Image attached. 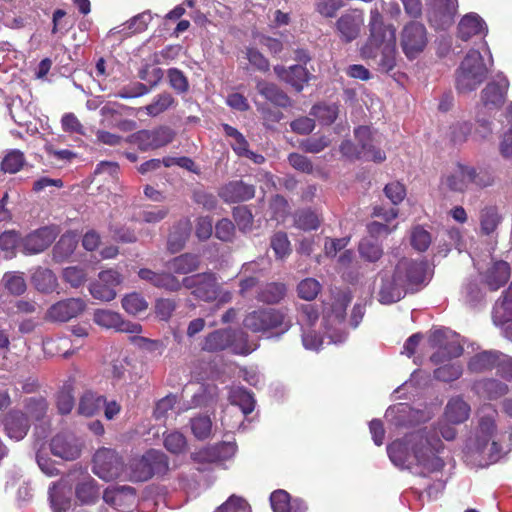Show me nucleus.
<instances>
[{
	"label": "nucleus",
	"instance_id": "c85d7f7f",
	"mask_svg": "<svg viewBox=\"0 0 512 512\" xmlns=\"http://www.w3.org/2000/svg\"><path fill=\"white\" fill-rule=\"evenodd\" d=\"M200 265V256L190 252L175 256L166 263L169 272L174 275H187L194 273L200 268Z\"/></svg>",
	"mask_w": 512,
	"mask_h": 512
},
{
	"label": "nucleus",
	"instance_id": "72a5a7b5",
	"mask_svg": "<svg viewBox=\"0 0 512 512\" xmlns=\"http://www.w3.org/2000/svg\"><path fill=\"white\" fill-rule=\"evenodd\" d=\"M106 402V397L93 390H86L79 398L77 413L92 417L100 412Z\"/></svg>",
	"mask_w": 512,
	"mask_h": 512
},
{
	"label": "nucleus",
	"instance_id": "2f4dec72",
	"mask_svg": "<svg viewBox=\"0 0 512 512\" xmlns=\"http://www.w3.org/2000/svg\"><path fill=\"white\" fill-rule=\"evenodd\" d=\"M78 473L82 476V479L75 487L76 498L82 504L95 503L100 495L97 482L84 470L80 469Z\"/></svg>",
	"mask_w": 512,
	"mask_h": 512
},
{
	"label": "nucleus",
	"instance_id": "5701e85b",
	"mask_svg": "<svg viewBox=\"0 0 512 512\" xmlns=\"http://www.w3.org/2000/svg\"><path fill=\"white\" fill-rule=\"evenodd\" d=\"M235 341V331L222 328L208 333L200 343L201 350L208 353H219L230 348Z\"/></svg>",
	"mask_w": 512,
	"mask_h": 512
},
{
	"label": "nucleus",
	"instance_id": "c756f323",
	"mask_svg": "<svg viewBox=\"0 0 512 512\" xmlns=\"http://www.w3.org/2000/svg\"><path fill=\"white\" fill-rule=\"evenodd\" d=\"M256 89L261 96L277 107L287 108L292 105L291 98L275 83L259 80Z\"/></svg>",
	"mask_w": 512,
	"mask_h": 512
},
{
	"label": "nucleus",
	"instance_id": "4c0bfd02",
	"mask_svg": "<svg viewBox=\"0 0 512 512\" xmlns=\"http://www.w3.org/2000/svg\"><path fill=\"white\" fill-rule=\"evenodd\" d=\"M23 408V412L30 419V423L40 422L47 415L49 403L47 399L43 396H33L24 399Z\"/></svg>",
	"mask_w": 512,
	"mask_h": 512
},
{
	"label": "nucleus",
	"instance_id": "a19ab883",
	"mask_svg": "<svg viewBox=\"0 0 512 512\" xmlns=\"http://www.w3.org/2000/svg\"><path fill=\"white\" fill-rule=\"evenodd\" d=\"M76 247L77 241L73 235H62L53 247V260L63 262L74 253Z\"/></svg>",
	"mask_w": 512,
	"mask_h": 512
},
{
	"label": "nucleus",
	"instance_id": "4be33fe9",
	"mask_svg": "<svg viewBox=\"0 0 512 512\" xmlns=\"http://www.w3.org/2000/svg\"><path fill=\"white\" fill-rule=\"evenodd\" d=\"M354 135L360 146L362 158L378 163L386 159L385 153L374 144L373 133L369 127L359 126L355 129Z\"/></svg>",
	"mask_w": 512,
	"mask_h": 512
},
{
	"label": "nucleus",
	"instance_id": "393cba45",
	"mask_svg": "<svg viewBox=\"0 0 512 512\" xmlns=\"http://www.w3.org/2000/svg\"><path fill=\"white\" fill-rule=\"evenodd\" d=\"M104 501L118 511H129L136 500V491L130 486H121L106 489L103 494Z\"/></svg>",
	"mask_w": 512,
	"mask_h": 512
},
{
	"label": "nucleus",
	"instance_id": "20e7f679",
	"mask_svg": "<svg viewBox=\"0 0 512 512\" xmlns=\"http://www.w3.org/2000/svg\"><path fill=\"white\" fill-rule=\"evenodd\" d=\"M487 69L479 51L467 53L456 71V89L460 93L475 90L486 78Z\"/></svg>",
	"mask_w": 512,
	"mask_h": 512
},
{
	"label": "nucleus",
	"instance_id": "c9c22d12",
	"mask_svg": "<svg viewBox=\"0 0 512 512\" xmlns=\"http://www.w3.org/2000/svg\"><path fill=\"white\" fill-rule=\"evenodd\" d=\"M75 383V378L69 377L57 392L56 408L61 415L70 414L75 406Z\"/></svg>",
	"mask_w": 512,
	"mask_h": 512
},
{
	"label": "nucleus",
	"instance_id": "774afa93",
	"mask_svg": "<svg viewBox=\"0 0 512 512\" xmlns=\"http://www.w3.org/2000/svg\"><path fill=\"white\" fill-rule=\"evenodd\" d=\"M249 509L250 506L244 498L231 495L226 502L218 507L216 512H248Z\"/></svg>",
	"mask_w": 512,
	"mask_h": 512
},
{
	"label": "nucleus",
	"instance_id": "6e6552de",
	"mask_svg": "<svg viewBox=\"0 0 512 512\" xmlns=\"http://www.w3.org/2000/svg\"><path fill=\"white\" fill-rule=\"evenodd\" d=\"M180 290L186 288L191 291V295L204 302L214 301L220 290L217 278L212 272L196 273L179 279Z\"/></svg>",
	"mask_w": 512,
	"mask_h": 512
},
{
	"label": "nucleus",
	"instance_id": "0eeeda50",
	"mask_svg": "<svg viewBox=\"0 0 512 512\" xmlns=\"http://www.w3.org/2000/svg\"><path fill=\"white\" fill-rule=\"evenodd\" d=\"M428 342L430 347L437 349L430 357L434 364L460 357L464 351L456 335L446 329L434 330L430 334Z\"/></svg>",
	"mask_w": 512,
	"mask_h": 512
},
{
	"label": "nucleus",
	"instance_id": "052dcab7",
	"mask_svg": "<svg viewBox=\"0 0 512 512\" xmlns=\"http://www.w3.org/2000/svg\"><path fill=\"white\" fill-rule=\"evenodd\" d=\"M320 290L321 285L314 278L303 279L297 286L298 296L307 301L315 299Z\"/></svg>",
	"mask_w": 512,
	"mask_h": 512
},
{
	"label": "nucleus",
	"instance_id": "e2e57ef3",
	"mask_svg": "<svg viewBox=\"0 0 512 512\" xmlns=\"http://www.w3.org/2000/svg\"><path fill=\"white\" fill-rule=\"evenodd\" d=\"M62 277L71 287L78 288L86 282L87 273L81 267L69 266L63 270Z\"/></svg>",
	"mask_w": 512,
	"mask_h": 512
},
{
	"label": "nucleus",
	"instance_id": "412c9836",
	"mask_svg": "<svg viewBox=\"0 0 512 512\" xmlns=\"http://www.w3.org/2000/svg\"><path fill=\"white\" fill-rule=\"evenodd\" d=\"M192 223L188 217H183L173 223L169 229L166 248L171 254L182 251L190 238Z\"/></svg>",
	"mask_w": 512,
	"mask_h": 512
},
{
	"label": "nucleus",
	"instance_id": "09e8293b",
	"mask_svg": "<svg viewBox=\"0 0 512 512\" xmlns=\"http://www.w3.org/2000/svg\"><path fill=\"white\" fill-rule=\"evenodd\" d=\"M174 103V97L168 92H163L158 94L149 105L144 107V109L149 116L155 117L165 112L174 105Z\"/></svg>",
	"mask_w": 512,
	"mask_h": 512
},
{
	"label": "nucleus",
	"instance_id": "338daca9",
	"mask_svg": "<svg viewBox=\"0 0 512 512\" xmlns=\"http://www.w3.org/2000/svg\"><path fill=\"white\" fill-rule=\"evenodd\" d=\"M352 300L350 293H339L331 306V313L335 320L343 322L346 317V310Z\"/></svg>",
	"mask_w": 512,
	"mask_h": 512
},
{
	"label": "nucleus",
	"instance_id": "bf43d9fd",
	"mask_svg": "<svg viewBox=\"0 0 512 512\" xmlns=\"http://www.w3.org/2000/svg\"><path fill=\"white\" fill-rule=\"evenodd\" d=\"M176 403L177 396L172 393L161 398L155 404L153 417L157 421H165L168 417V412L174 409Z\"/></svg>",
	"mask_w": 512,
	"mask_h": 512
},
{
	"label": "nucleus",
	"instance_id": "6e6d98bb",
	"mask_svg": "<svg viewBox=\"0 0 512 512\" xmlns=\"http://www.w3.org/2000/svg\"><path fill=\"white\" fill-rule=\"evenodd\" d=\"M358 250L361 258L369 262H377L383 255L382 247L370 239H363Z\"/></svg>",
	"mask_w": 512,
	"mask_h": 512
},
{
	"label": "nucleus",
	"instance_id": "7c9ffc66",
	"mask_svg": "<svg viewBox=\"0 0 512 512\" xmlns=\"http://www.w3.org/2000/svg\"><path fill=\"white\" fill-rule=\"evenodd\" d=\"M387 453L390 460L401 468H410L412 460H414L410 443H408V435L390 443L387 446Z\"/></svg>",
	"mask_w": 512,
	"mask_h": 512
},
{
	"label": "nucleus",
	"instance_id": "9b49d317",
	"mask_svg": "<svg viewBox=\"0 0 512 512\" xmlns=\"http://www.w3.org/2000/svg\"><path fill=\"white\" fill-rule=\"evenodd\" d=\"M93 472L105 481L118 478L123 470V462L116 451L103 448L93 457Z\"/></svg>",
	"mask_w": 512,
	"mask_h": 512
},
{
	"label": "nucleus",
	"instance_id": "49530a36",
	"mask_svg": "<svg viewBox=\"0 0 512 512\" xmlns=\"http://www.w3.org/2000/svg\"><path fill=\"white\" fill-rule=\"evenodd\" d=\"M230 400L233 405L240 407L244 415L252 413L255 408L253 394L243 388L234 389L231 392Z\"/></svg>",
	"mask_w": 512,
	"mask_h": 512
},
{
	"label": "nucleus",
	"instance_id": "e433bc0d",
	"mask_svg": "<svg viewBox=\"0 0 512 512\" xmlns=\"http://www.w3.org/2000/svg\"><path fill=\"white\" fill-rule=\"evenodd\" d=\"M485 22L477 14H467L459 22L458 37L467 41L475 35H480L485 30Z\"/></svg>",
	"mask_w": 512,
	"mask_h": 512
},
{
	"label": "nucleus",
	"instance_id": "aec40b11",
	"mask_svg": "<svg viewBox=\"0 0 512 512\" xmlns=\"http://www.w3.org/2000/svg\"><path fill=\"white\" fill-rule=\"evenodd\" d=\"M86 308V303L81 298H68L53 304L47 314L49 319L56 322H67L77 317Z\"/></svg>",
	"mask_w": 512,
	"mask_h": 512
},
{
	"label": "nucleus",
	"instance_id": "9d476101",
	"mask_svg": "<svg viewBox=\"0 0 512 512\" xmlns=\"http://www.w3.org/2000/svg\"><path fill=\"white\" fill-rule=\"evenodd\" d=\"M175 138V132L168 126H159L154 129H143L131 135L133 142L139 150L149 151L159 149L170 144Z\"/></svg>",
	"mask_w": 512,
	"mask_h": 512
},
{
	"label": "nucleus",
	"instance_id": "69168bd1",
	"mask_svg": "<svg viewBox=\"0 0 512 512\" xmlns=\"http://www.w3.org/2000/svg\"><path fill=\"white\" fill-rule=\"evenodd\" d=\"M164 446L169 452L180 454L186 450L187 440L182 433L177 431L171 432L165 436Z\"/></svg>",
	"mask_w": 512,
	"mask_h": 512
},
{
	"label": "nucleus",
	"instance_id": "13d9d810",
	"mask_svg": "<svg viewBox=\"0 0 512 512\" xmlns=\"http://www.w3.org/2000/svg\"><path fill=\"white\" fill-rule=\"evenodd\" d=\"M123 309L132 315H137L145 311L148 307L147 301L138 293H131L122 299Z\"/></svg>",
	"mask_w": 512,
	"mask_h": 512
},
{
	"label": "nucleus",
	"instance_id": "79ce46f5",
	"mask_svg": "<svg viewBox=\"0 0 512 512\" xmlns=\"http://www.w3.org/2000/svg\"><path fill=\"white\" fill-rule=\"evenodd\" d=\"M506 90L500 84L491 82L482 90L481 98L485 106L500 107L505 102Z\"/></svg>",
	"mask_w": 512,
	"mask_h": 512
},
{
	"label": "nucleus",
	"instance_id": "58836bf2",
	"mask_svg": "<svg viewBox=\"0 0 512 512\" xmlns=\"http://www.w3.org/2000/svg\"><path fill=\"white\" fill-rule=\"evenodd\" d=\"M454 192H464L470 184L469 166L458 163L456 169L443 182Z\"/></svg>",
	"mask_w": 512,
	"mask_h": 512
},
{
	"label": "nucleus",
	"instance_id": "f704fd0d",
	"mask_svg": "<svg viewBox=\"0 0 512 512\" xmlns=\"http://www.w3.org/2000/svg\"><path fill=\"white\" fill-rule=\"evenodd\" d=\"M473 390L489 400L498 399L508 393V386L497 379L485 378L474 382Z\"/></svg>",
	"mask_w": 512,
	"mask_h": 512
},
{
	"label": "nucleus",
	"instance_id": "f8f14e48",
	"mask_svg": "<svg viewBox=\"0 0 512 512\" xmlns=\"http://www.w3.org/2000/svg\"><path fill=\"white\" fill-rule=\"evenodd\" d=\"M94 322L107 329H115L118 332L139 334L142 326L139 323L125 321L117 312L108 309H97L93 314Z\"/></svg>",
	"mask_w": 512,
	"mask_h": 512
},
{
	"label": "nucleus",
	"instance_id": "bb28decb",
	"mask_svg": "<svg viewBox=\"0 0 512 512\" xmlns=\"http://www.w3.org/2000/svg\"><path fill=\"white\" fill-rule=\"evenodd\" d=\"M270 504L273 512H307L308 510L303 499L291 498V495L283 489L271 493Z\"/></svg>",
	"mask_w": 512,
	"mask_h": 512
},
{
	"label": "nucleus",
	"instance_id": "680f3d73",
	"mask_svg": "<svg viewBox=\"0 0 512 512\" xmlns=\"http://www.w3.org/2000/svg\"><path fill=\"white\" fill-rule=\"evenodd\" d=\"M257 110L261 114L263 125L268 129H274L284 117L279 109L271 108L267 104L257 105Z\"/></svg>",
	"mask_w": 512,
	"mask_h": 512
},
{
	"label": "nucleus",
	"instance_id": "c03bdc74",
	"mask_svg": "<svg viewBox=\"0 0 512 512\" xmlns=\"http://www.w3.org/2000/svg\"><path fill=\"white\" fill-rule=\"evenodd\" d=\"M32 282L38 291L47 293L55 288L57 279L52 270L38 268L32 275Z\"/></svg>",
	"mask_w": 512,
	"mask_h": 512
},
{
	"label": "nucleus",
	"instance_id": "8fccbe9b",
	"mask_svg": "<svg viewBox=\"0 0 512 512\" xmlns=\"http://www.w3.org/2000/svg\"><path fill=\"white\" fill-rule=\"evenodd\" d=\"M336 104H316L311 109V115L316 117L323 125H331L338 117Z\"/></svg>",
	"mask_w": 512,
	"mask_h": 512
},
{
	"label": "nucleus",
	"instance_id": "603ef678",
	"mask_svg": "<svg viewBox=\"0 0 512 512\" xmlns=\"http://www.w3.org/2000/svg\"><path fill=\"white\" fill-rule=\"evenodd\" d=\"M463 373L462 365L459 363H449L436 368L433 376L436 380L442 382H452L461 377Z\"/></svg>",
	"mask_w": 512,
	"mask_h": 512
},
{
	"label": "nucleus",
	"instance_id": "a18cd8bd",
	"mask_svg": "<svg viewBox=\"0 0 512 512\" xmlns=\"http://www.w3.org/2000/svg\"><path fill=\"white\" fill-rule=\"evenodd\" d=\"M21 245V235L15 230H7L0 234V249L6 259L16 256V249Z\"/></svg>",
	"mask_w": 512,
	"mask_h": 512
},
{
	"label": "nucleus",
	"instance_id": "1a4fd4ad",
	"mask_svg": "<svg viewBox=\"0 0 512 512\" xmlns=\"http://www.w3.org/2000/svg\"><path fill=\"white\" fill-rule=\"evenodd\" d=\"M428 44L425 25L418 21L406 23L400 32V46L405 56L413 60L421 54Z\"/></svg>",
	"mask_w": 512,
	"mask_h": 512
},
{
	"label": "nucleus",
	"instance_id": "dca6fc26",
	"mask_svg": "<svg viewBox=\"0 0 512 512\" xmlns=\"http://www.w3.org/2000/svg\"><path fill=\"white\" fill-rule=\"evenodd\" d=\"M510 277V264L504 260H492L487 269L481 274L482 282L491 291H497L505 286Z\"/></svg>",
	"mask_w": 512,
	"mask_h": 512
},
{
	"label": "nucleus",
	"instance_id": "4468645a",
	"mask_svg": "<svg viewBox=\"0 0 512 512\" xmlns=\"http://www.w3.org/2000/svg\"><path fill=\"white\" fill-rule=\"evenodd\" d=\"M363 25V13L352 10L340 16L335 23V28L340 39L345 43H350L359 36Z\"/></svg>",
	"mask_w": 512,
	"mask_h": 512
},
{
	"label": "nucleus",
	"instance_id": "37998d69",
	"mask_svg": "<svg viewBox=\"0 0 512 512\" xmlns=\"http://www.w3.org/2000/svg\"><path fill=\"white\" fill-rule=\"evenodd\" d=\"M501 216L495 206H488L480 212V228L484 235L492 234L501 222Z\"/></svg>",
	"mask_w": 512,
	"mask_h": 512
},
{
	"label": "nucleus",
	"instance_id": "864d4df0",
	"mask_svg": "<svg viewBox=\"0 0 512 512\" xmlns=\"http://www.w3.org/2000/svg\"><path fill=\"white\" fill-rule=\"evenodd\" d=\"M191 430L195 438L205 440L211 435L212 421L207 415H199L190 420Z\"/></svg>",
	"mask_w": 512,
	"mask_h": 512
},
{
	"label": "nucleus",
	"instance_id": "ddd939ff",
	"mask_svg": "<svg viewBox=\"0 0 512 512\" xmlns=\"http://www.w3.org/2000/svg\"><path fill=\"white\" fill-rule=\"evenodd\" d=\"M503 360H505V354L496 350H484L470 357L467 368L469 372L476 374L497 369L500 374Z\"/></svg>",
	"mask_w": 512,
	"mask_h": 512
},
{
	"label": "nucleus",
	"instance_id": "5fc2aeb1",
	"mask_svg": "<svg viewBox=\"0 0 512 512\" xmlns=\"http://www.w3.org/2000/svg\"><path fill=\"white\" fill-rule=\"evenodd\" d=\"M494 324L503 326L512 321V301L497 300L492 311Z\"/></svg>",
	"mask_w": 512,
	"mask_h": 512
},
{
	"label": "nucleus",
	"instance_id": "f03ea898",
	"mask_svg": "<svg viewBox=\"0 0 512 512\" xmlns=\"http://www.w3.org/2000/svg\"><path fill=\"white\" fill-rule=\"evenodd\" d=\"M408 443L416 465L427 473L442 471L445 462L439 456L444 449V444L434 430L419 429L408 434Z\"/></svg>",
	"mask_w": 512,
	"mask_h": 512
},
{
	"label": "nucleus",
	"instance_id": "cd10ccee",
	"mask_svg": "<svg viewBox=\"0 0 512 512\" xmlns=\"http://www.w3.org/2000/svg\"><path fill=\"white\" fill-rule=\"evenodd\" d=\"M405 294L406 291L402 285H399L394 272L392 276L386 274L381 276V284L378 290V300L380 303L392 304L398 302Z\"/></svg>",
	"mask_w": 512,
	"mask_h": 512
},
{
	"label": "nucleus",
	"instance_id": "7ed1b4c3",
	"mask_svg": "<svg viewBox=\"0 0 512 512\" xmlns=\"http://www.w3.org/2000/svg\"><path fill=\"white\" fill-rule=\"evenodd\" d=\"M243 325L253 333L275 331L276 335H282L291 328L292 322L287 308H259L245 316Z\"/></svg>",
	"mask_w": 512,
	"mask_h": 512
},
{
	"label": "nucleus",
	"instance_id": "0e129e2a",
	"mask_svg": "<svg viewBox=\"0 0 512 512\" xmlns=\"http://www.w3.org/2000/svg\"><path fill=\"white\" fill-rule=\"evenodd\" d=\"M410 241L415 250L424 252L431 244V235L422 226H416L411 231Z\"/></svg>",
	"mask_w": 512,
	"mask_h": 512
},
{
	"label": "nucleus",
	"instance_id": "f257e3e1",
	"mask_svg": "<svg viewBox=\"0 0 512 512\" xmlns=\"http://www.w3.org/2000/svg\"><path fill=\"white\" fill-rule=\"evenodd\" d=\"M369 37L361 47L363 59L372 60L377 69L388 73L396 66V30L392 24H385L377 8L370 11Z\"/></svg>",
	"mask_w": 512,
	"mask_h": 512
},
{
	"label": "nucleus",
	"instance_id": "6ab92c4d",
	"mask_svg": "<svg viewBox=\"0 0 512 512\" xmlns=\"http://www.w3.org/2000/svg\"><path fill=\"white\" fill-rule=\"evenodd\" d=\"M55 240V234L49 227H42L21 237L22 251L26 255H33L43 252Z\"/></svg>",
	"mask_w": 512,
	"mask_h": 512
},
{
	"label": "nucleus",
	"instance_id": "3c124183",
	"mask_svg": "<svg viewBox=\"0 0 512 512\" xmlns=\"http://www.w3.org/2000/svg\"><path fill=\"white\" fill-rule=\"evenodd\" d=\"M25 164V156L20 150L9 151L1 162V170L5 173H17Z\"/></svg>",
	"mask_w": 512,
	"mask_h": 512
},
{
	"label": "nucleus",
	"instance_id": "de8ad7c7",
	"mask_svg": "<svg viewBox=\"0 0 512 512\" xmlns=\"http://www.w3.org/2000/svg\"><path fill=\"white\" fill-rule=\"evenodd\" d=\"M295 226L304 231L316 230L320 225L318 215L310 209L296 211L294 215Z\"/></svg>",
	"mask_w": 512,
	"mask_h": 512
},
{
	"label": "nucleus",
	"instance_id": "f3484780",
	"mask_svg": "<svg viewBox=\"0 0 512 512\" xmlns=\"http://www.w3.org/2000/svg\"><path fill=\"white\" fill-rule=\"evenodd\" d=\"M2 424L6 435L16 441L22 440L31 426L30 419L20 409L8 411L2 419Z\"/></svg>",
	"mask_w": 512,
	"mask_h": 512
},
{
	"label": "nucleus",
	"instance_id": "b1692460",
	"mask_svg": "<svg viewBox=\"0 0 512 512\" xmlns=\"http://www.w3.org/2000/svg\"><path fill=\"white\" fill-rule=\"evenodd\" d=\"M218 195L226 203L245 202L254 198L255 186L242 180H234L222 186Z\"/></svg>",
	"mask_w": 512,
	"mask_h": 512
},
{
	"label": "nucleus",
	"instance_id": "a211bd4d",
	"mask_svg": "<svg viewBox=\"0 0 512 512\" xmlns=\"http://www.w3.org/2000/svg\"><path fill=\"white\" fill-rule=\"evenodd\" d=\"M274 72L281 81L289 84L298 93L304 89V86L308 84L312 77L308 69L301 64L289 67L276 65L274 66Z\"/></svg>",
	"mask_w": 512,
	"mask_h": 512
},
{
	"label": "nucleus",
	"instance_id": "ea45409f",
	"mask_svg": "<svg viewBox=\"0 0 512 512\" xmlns=\"http://www.w3.org/2000/svg\"><path fill=\"white\" fill-rule=\"evenodd\" d=\"M286 294V286L282 283H268L261 287L257 294L259 302L275 304L280 302Z\"/></svg>",
	"mask_w": 512,
	"mask_h": 512
},
{
	"label": "nucleus",
	"instance_id": "39448f33",
	"mask_svg": "<svg viewBox=\"0 0 512 512\" xmlns=\"http://www.w3.org/2000/svg\"><path fill=\"white\" fill-rule=\"evenodd\" d=\"M394 273L406 293L419 291L430 279L429 264L425 260L402 258L396 264Z\"/></svg>",
	"mask_w": 512,
	"mask_h": 512
},
{
	"label": "nucleus",
	"instance_id": "4d7b16f0",
	"mask_svg": "<svg viewBox=\"0 0 512 512\" xmlns=\"http://www.w3.org/2000/svg\"><path fill=\"white\" fill-rule=\"evenodd\" d=\"M270 246L278 259H283L291 253L290 241L285 232H276L271 237Z\"/></svg>",
	"mask_w": 512,
	"mask_h": 512
},
{
	"label": "nucleus",
	"instance_id": "423d86ee",
	"mask_svg": "<svg viewBox=\"0 0 512 512\" xmlns=\"http://www.w3.org/2000/svg\"><path fill=\"white\" fill-rule=\"evenodd\" d=\"M131 479L144 482L154 476H163L169 471V459L165 453L150 449L141 457L135 458L130 464Z\"/></svg>",
	"mask_w": 512,
	"mask_h": 512
},
{
	"label": "nucleus",
	"instance_id": "2eb2a0df",
	"mask_svg": "<svg viewBox=\"0 0 512 512\" xmlns=\"http://www.w3.org/2000/svg\"><path fill=\"white\" fill-rule=\"evenodd\" d=\"M138 277L153 286L170 293L180 291L179 278L169 271H153L149 268H141Z\"/></svg>",
	"mask_w": 512,
	"mask_h": 512
},
{
	"label": "nucleus",
	"instance_id": "473e14b6",
	"mask_svg": "<svg viewBox=\"0 0 512 512\" xmlns=\"http://www.w3.org/2000/svg\"><path fill=\"white\" fill-rule=\"evenodd\" d=\"M470 411V405L462 396H454L446 404L444 417L449 423L457 425L469 418Z\"/></svg>",
	"mask_w": 512,
	"mask_h": 512
},
{
	"label": "nucleus",
	"instance_id": "a878e982",
	"mask_svg": "<svg viewBox=\"0 0 512 512\" xmlns=\"http://www.w3.org/2000/svg\"><path fill=\"white\" fill-rule=\"evenodd\" d=\"M50 449L54 456L68 461L77 459L81 454V448L76 438L67 434L55 435L51 439Z\"/></svg>",
	"mask_w": 512,
	"mask_h": 512
}]
</instances>
